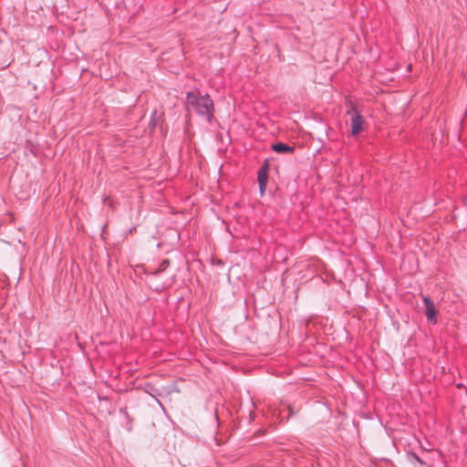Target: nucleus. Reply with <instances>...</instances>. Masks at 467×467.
<instances>
[{
	"label": "nucleus",
	"mask_w": 467,
	"mask_h": 467,
	"mask_svg": "<svg viewBox=\"0 0 467 467\" xmlns=\"http://www.w3.org/2000/svg\"><path fill=\"white\" fill-rule=\"evenodd\" d=\"M186 109L189 112L204 116L207 120H211L213 116V102L209 96H197L193 93H188Z\"/></svg>",
	"instance_id": "nucleus-1"
},
{
	"label": "nucleus",
	"mask_w": 467,
	"mask_h": 467,
	"mask_svg": "<svg viewBox=\"0 0 467 467\" xmlns=\"http://www.w3.org/2000/svg\"><path fill=\"white\" fill-rule=\"evenodd\" d=\"M407 459L411 464H415L416 462H418L420 465V467L426 466V462L422 461L415 452L409 451L407 453Z\"/></svg>",
	"instance_id": "nucleus-5"
},
{
	"label": "nucleus",
	"mask_w": 467,
	"mask_h": 467,
	"mask_svg": "<svg viewBox=\"0 0 467 467\" xmlns=\"http://www.w3.org/2000/svg\"><path fill=\"white\" fill-rule=\"evenodd\" d=\"M422 299L427 320L433 325L436 324L438 310L434 305V302L429 296H423Z\"/></svg>",
	"instance_id": "nucleus-3"
},
{
	"label": "nucleus",
	"mask_w": 467,
	"mask_h": 467,
	"mask_svg": "<svg viewBox=\"0 0 467 467\" xmlns=\"http://www.w3.org/2000/svg\"><path fill=\"white\" fill-rule=\"evenodd\" d=\"M272 149L278 153H291L294 151V148L285 143H276L272 146Z\"/></svg>",
	"instance_id": "nucleus-4"
},
{
	"label": "nucleus",
	"mask_w": 467,
	"mask_h": 467,
	"mask_svg": "<svg viewBox=\"0 0 467 467\" xmlns=\"http://www.w3.org/2000/svg\"><path fill=\"white\" fill-rule=\"evenodd\" d=\"M350 118V127L352 135L358 134L363 127V117L355 109L348 111Z\"/></svg>",
	"instance_id": "nucleus-2"
},
{
	"label": "nucleus",
	"mask_w": 467,
	"mask_h": 467,
	"mask_svg": "<svg viewBox=\"0 0 467 467\" xmlns=\"http://www.w3.org/2000/svg\"><path fill=\"white\" fill-rule=\"evenodd\" d=\"M258 182H259V185H260L261 193L263 194L265 190L266 182H267V175H266V172L265 171H261L259 172V174H258Z\"/></svg>",
	"instance_id": "nucleus-6"
}]
</instances>
